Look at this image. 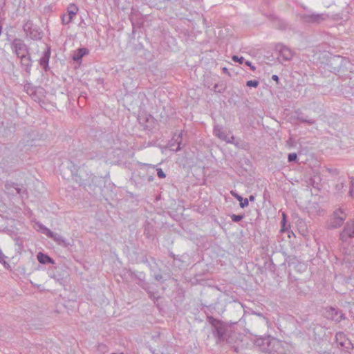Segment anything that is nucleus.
Masks as SVG:
<instances>
[{"instance_id": "nucleus-1", "label": "nucleus", "mask_w": 354, "mask_h": 354, "mask_svg": "<svg viewBox=\"0 0 354 354\" xmlns=\"http://www.w3.org/2000/svg\"><path fill=\"white\" fill-rule=\"evenodd\" d=\"M345 218L346 215L344 212L341 209H338L337 211L334 212L333 218H331L330 224V227L335 228L341 226Z\"/></svg>"}, {"instance_id": "nucleus-2", "label": "nucleus", "mask_w": 354, "mask_h": 354, "mask_svg": "<svg viewBox=\"0 0 354 354\" xmlns=\"http://www.w3.org/2000/svg\"><path fill=\"white\" fill-rule=\"evenodd\" d=\"M77 6L73 3L70 4L67 9V15L62 17L63 23L65 24H69L73 18L77 15Z\"/></svg>"}, {"instance_id": "nucleus-3", "label": "nucleus", "mask_w": 354, "mask_h": 354, "mask_svg": "<svg viewBox=\"0 0 354 354\" xmlns=\"http://www.w3.org/2000/svg\"><path fill=\"white\" fill-rule=\"evenodd\" d=\"M354 236V221L348 223L341 234L342 239Z\"/></svg>"}, {"instance_id": "nucleus-4", "label": "nucleus", "mask_w": 354, "mask_h": 354, "mask_svg": "<svg viewBox=\"0 0 354 354\" xmlns=\"http://www.w3.org/2000/svg\"><path fill=\"white\" fill-rule=\"evenodd\" d=\"M38 261L43 264L50 263H53V261L46 254H44L41 252H39L37 254Z\"/></svg>"}, {"instance_id": "nucleus-5", "label": "nucleus", "mask_w": 354, "mask_h": 354, "mask_svg": "<svg viewBox=\"0 0 354 354\" xmlns=\"http://www.w3.org/2000/svg\"><path fill=\"white\" fill-rule=\"evenodd\" d=\"M86 53L87 50L86 48H80L77 50V53L73 56V59L75 60H79Z\"/></svg>"}, {"instance_id": "nucleus-6", "label": "nucleus", "mask_w": 354, "mask_h": 354, "mask_svg": "<svg viewBox=\"0 0 354 354\" xmlns=\"http://www.w3.org/2000/svg\"><path fill=\"white\" fill-rule=\"evenodd\" d=\"M246 84L250 87H257L259 84V82L257 80H250L247 82Z\"/></svg>"}, {"instance_id": "nucleus-7", "label": "nucleus", "mask_w": 354, "mask_h": 354, "mask_svg": "<svg viewBox=\"0 0 354 354\" xmlns=\"http://www.w3.org/2000/svg\"><path fill=\"white\" fill-rule=\"evenodd\" d=\"M243 218V216L242 215H236V214H233L231 216V218L233 221L234 222H239L241 220H242Z\"/></svg>"}, {"instance_id": "nucleus-8", "label": "nucleus", "mask_w": 354, "mask_h": 354, "mask_svg": "<svg viewBox=\"0 0 354 354\" xmlns=\"http://www.w3.org/2000/svg\"><path fill=\"white\" fill-rule=\"evenodd\" d=\"M232 59L234 61V62H239V63H243V57H239L238 56L236 55H234L232 57Z\"/></svg>"}, {"instance_id": "nucleus-9", "label": "nucleus", "mask_w": 354, "mask_h": 354, "mask_svg": "<svg viewBox=\"0 0 354 354\" xmlns=\"http://www.w3.org/2000/svg\"><path fill=\"white\" fill-rule=\"evenodd\" d=\"M157 174H158V176L160 178H164L165 177V174L161 169H158L157 170Z\"/></svg>"}, {"instance_id": "nucleus-10", "label": "nucleus", "mask_w": 354, "mask_h": 354, "mask_svg": "<svg viewBox=\"0 0 354 354\" xmlns=\"http://www.w3.org/2000/svg\"><path fill=\"white\" fill-rule=\"evenodd\" d=\"M248 205V201L247 198H245L244 200L243 199V201L241 202H240V206L242 208H243Z\"/></svg>"}, {"instance_id": "nucleus-11", "label": "nucleus", "mask_w": 354, "mask_h": 354, "mask_svg": "<svg viewBox=\"0 0 354 354\" xmlns=\"http://www.w3.org/2000/svg\"><path fill=\"white\" fill-rule=\"evenodd\" d=\"M297 158V154L293 153H290L288 155V160L289 161H293L295 160H296Z\"/></svg>"}, {"instance_id": "nucleus-12", "label": "nucleus", "mask_w": 354, "mask_h": 354, "mask_svg": "<svg viewBox=\"0 0 354 354\" xmlns=\"http://www.w3.org/2000/svg\"><path fill=\"white\" fill-rule=\"evenodd\" d=\"M231 194L233 196L236 197L237 198V200L239 201L240 202H241L243 201V198L241 196H239V195L236 194V193H234L233 191L231 192Z\"/></svg>"}, {"instance_id": "nucleus-13", "label": "nucleus", "mask_w": 354, "mask_h": 354, "mask_svg": "<svg viewBox=\"0 0 354 354\" xmlns=\"http://www.w3.org/2000/svg\"><path fill=\"white\" fill-rule=\"evenodd\" d=\"M286 222V219H282V221H281L282 226H281V228L280 230L281 232H285Z\"/></svg>"}, {"instance_id": "nucleus-14", "label": "nucleus", "mask_w": 354, "mask_h": 354, "mask_svg": "<svg viewBox=\"0 0 354 354\" xmlns=\"http://www.w3.org/2000/svg\"><path fill=\"white\" fill-rule=\"evenodd\" d=\"M351 195L354 197V179L351 180Z\"/></svg>"}, {"instance_id": "nucleus-15", "label": "nucleus", "mask_w": 354, "mask_h": 354, "mask_svg": "<svg viewBox=\"0 0 354 354\" xmlns=\"http://www.w3.org/2000/svg\"><path fill=\"white\" fill-rule=\"evenodd\" d=\"M21 57V61L24 62H29L30 61V59H29V57H27L24 54H21L20 55Z\"/></svg>"}, {"instance_id": "nucleus-16", "label": "nucleus", "mask_w": 354, "mask_h": 354, "mask_svg": "<svg viewBox=\"0 0 354 354\" xmlns=\"http://www.w3.org/2000/svg\"><path fill=\"white\" fill-rule=\"evenodd\" d=\"M245 64L248 65V66H250L251 67V68L254 71L255 69V68L254 66H251V64L250 62H246Z\"/></svg>"}, {"instance_id": "nucleus-17", "label": "nucleus", "mask_w": 354, "mask_h": 354, "mask_svg": "<svg viewBox=\"0 0 354 354\" xmlns=\"http://www.w3.org/2000/svg\"><path fill=\"white\" fill-rule=\"evenodd\" d=\"M272 79L277 82L278 80H279V77L277 75H274L272 76Z\"/></svg>"}, {"instance_id": "nucleus-18", "label": "nucleus", "mask_w": 354, "mask_h": 354, "mask_svg": "<svg viewBox=\"0 0 354 354\" xmlns=\"http://www.w3.org/2000/svg\"><path fill=\"white\" fill-rule=\"evenodd\" d=\"M282 216H283V219H286V214H285V213H283V214H282Z\"/></svg>"}, {"instance_id": "nucleus-19", "label": "nucleus", "mask_w": 354, "mask_h": 354, "mask_svg": "<svg viewBox=\"0 0 354 354\" xmlns=\"http://www.w3.org/2000/svg\"><path fill=\"white\" fill-rule=\"evenodd\" d=\"M250 200L253 201L254 200V197L253 196H250Z\"/></svg>"}, {"instance_id": "nucleus-20", "label": "nucleus", "mask_w": 354, "mask_h": 354, "mask_svg": "<svg viewBox=\"0 0 354 354\" xmlns=\"http://www.w3.org/2000/svg\"><path fill=\"white\" fill-rule=\"evenodd\" d=\"M17 55H20V53H19V52H18L17 50Z\"/></svg>"}, {"instance_id": "nucleus-21", "label": "nucleus", "mask_w": 354, "mask_h": 354, "mask_svg": "<svg viewBox=\"0 0 354 354\" xmlns=\"http://www.w3.org/2000/svg\"><path fill=\"white\" fill-rule=\"evenodd\" d=\"M21 48H24V46L19 47V50H21Z\"/></svg>"}]
</instances>
